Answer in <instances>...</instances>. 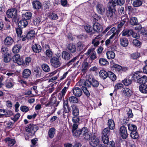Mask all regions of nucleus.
I'll use <instances>...</instances> for the list:
<instances>
[{"mask_svg": "<svg viewBox=\"0 0 147 147\" xmlns=\"http://www.w3.org/2000/svg\"><path fill=\"white\" fill-rule=\"evenodd\" d=\"M82 71L83 72H85L88 67V63L86 62H84L82 63Z\"/></svg>", "mask_w": 147, "mask_h": 147, "instance_id": "8fccbe9b", "label": "nucleus"}, {"mask_svg": "<svg viewBox=\"0 0 147 147\" xmlns=\"http://www.w3.org/2000/svg\"><path fill=\"white\" fill-rule=\"evenodd\" d=\"M88 84H90V85H88V86H90V85H92L93 87H97L98 85V82L96 80L92 78V81H88V82L87 83Z\"/></svg>", "mask_w": 147, "mask_h": 147, "instance_id": "473e14b6", "label": "nucleus"}, {"mask_svg": "<svg viewBox=\"0 0 147 147\" xmlns=\"http://www.w3.org/2000/svg\"><path fill=\"white\" fill-rule=\"evenodd\" d=\"M50 63L51 66L56 68L60 67L61 65L59 58L56 57H53L51 58Z\"/></svg>", "mask_w": 147, "mask_h": 147, "instance_id": "f257e3e1", "label": "nucleus"}, {"mask_svg": "<svg viewBox=\"0 0 147 147\" xmlns=\"http://www.w3.org/2000/svg\"><path fill=\"white\" fill-rule=\"evenodd\" d=\"M122 22L119 24L118 25V28L120 30L123 25L125 23H127L128 22L129 19L127 18V15L125 14L121 17Z\"/></svg>", "mask_w": 147, "mask_h": 147, "instance_id": "ddd939ff", "label": "nucleus"}, {"mask_svg": "<svg viewBox=\"0 0 147 147\" xmlns=\"http://www.w3.org/2000/svg\"><path fill=\"white\" fill-rule=\"evenodd\" d=\"M71 107L73 115L74 116H78L79 115V111L77 106L75 105H73Z\"/></svg>", "mask_w": 147, "mask_h": 147, "instance_id": "393cba45", "label": "nucleus"}, {"mask_svg": "<svg viewBox=\"0 0 147 147\" xmlns=\"http://www.w3.org/2000/svg\"><path fill=\"white\" fill-rule=\"evenodd\" d=\"M74 136L76 137L79 136L80 134H82V129H78L77 130L72 131Z\"/></svg>", "mask_w": 147, "mask_h": 147, "instance_id": "a19ab883", "label": "nucleus"}, {"mask_svg": "<svg viewBox=\"0 0 147 147\" xmlns=\"http://www.w3.org/2000/svg\"><path fill=\"white\" fill-rule=\"evenodd\" d=\"M67 48L68 50L72 53H74L76 51V46L73 44H70L68 45Z\"/></svg>", "mask_w": 147, "mask_h": 147, "instance_id": "e433bc0d", "label": "nucleus"}, {"mask_svg": "<svg viewBox=\"0 0 147 147\" xmlns=\"http://www.w3.org/2000/svg\"><path fill=\"white\" fill-rule=\"evenodd\" d=\"M32 49L34 52L36 53H39L41 50V46L40 45L36 44L32 46Z\"/></svg>", "mask_w": 147, "mask_h": 147, "instance_id": "cd10ccee", "label": "nucleus"}, {"mask_svg": "<svg viewBox=\"0 0 147 147\" xmlns=\"http://www.w3.org/2000/svg\"><path fill=\"white\" fill-rule=\"evenodd\" d=\"M133 44L134 45L137 47H139L141 45V42L136 39H135L133 41Z\"/></svg>", "mask_w": 147, "mask_h": 147, "instance_id": "e2e57ef3", "label": "nucleus"}, {"mask_svg": "<svg viewBox=\"0 0 147 147\" xmlns=\"http://www.w3.org/2000/svg\"><path fill=\"white\" fill-rule=\"evenodd\" d=\"M108 125L110 129H114L115 127V124L113 121L112 120H109L108 123Z\"/></svg>", "mask_w": 147, "mask_h": 147, "instance_id": "37998d69", "label": "nucleus"}, {"mask_svg": "<svg viewBox=\"0 0 147 147\" xmlns=\"http://www.w3.org/2000/svg\"><path fill=\"white\" fill-rule=\"evenodd\" d=\"M13 59L14 63L19 65L22 64L24 62L23 59L20 58V55L18 54L15 55L13 57Z\"/></svg>", "mask_w": 147, "mask_h": 147, "instance_id": "1a4fd4ad", "label": "nucleus"}, {"mask_svg": "<svg viewBox=\"0 0 147 147\" xmlns=\"http://www.w3.org/2000/svg\"><path fill=\"white\" fill-rule=\"evenodd\" d=\"M15 84L14 80L12 78L7 79L4 83L5 86L8 88H10L13 87Z\"/></svg>", "mask_w": 147, "mask_h": 147, "instance_id": "6e6552de", "label": "nucleus"}, {"mask_svg": "<svg viewBox=\"0 0 147 147\" xmlns=\"http://www.w3.org/2000/svg\"><path fill=\"white\" fill-rule=\"evenodd\" d=\"M108 77H109L110 79L113 81L115 80L117 78L115 75L112 72L110 71H108Z\"/></svg>", "mask_w": 147, "mask_h": 147, "instance_id": "a18cd8bd", "label": "nucleus"}, {"mask_svg": "<svg viewBox=\"0 0 147 147\" xmlns=\"http://www.w3.org/2000/svg\"><path fill=\"white\" fill-rule=\"evenodd\" d=\"M138 20L137 18L135 17L131 18L130 20V24L132 25H135L137 24Z\"/></svg>", "mask_w": 147, "mask_h": 147, "instance_id": "864d4df0", "label": "nucleus"}, {"mask_svg": "<svg viewBox=\"0 0 147 147\" xmlns=\"http://www.w3.org/2000/svg\"><path fill=\"white\" fill-rule=\"evenodd\" d=\"M121 45L123 47L127 46L128 44V41L127 38H121L120 39Z\"/></svg>", "mask_w": 147, "mask_h": 147, "instance_id": "2f4dec72", "label": "nucleus"}, {"mask_svg": "<svg viewBox=\"0 0 147 147\" xmlns=\"http://www.w3.org/2000/svg\"><path fill=\"white\" fill-rule=\"evenodd\" d=\"M31 74V71L29 69H25L22 72V76L24 78H27L29 77Z\"/></svg>", "mask_w": 147, "mask_h": 147, "instance_id": "a878e982", "label": "nucleus"}, {"mask_svg": "<svg viewBox=\"0 0 147 147\" xmlns=\"http://www.w3.org/2000/svg\"><path fill=\"white\" fill-rule=\"evenodd\" d=\"M93 29L91 26L89 25H86L84 26V29L86 32L90 34L94 33V31Z\"/></svg>", "mask_w": 147, "mask_h": 147, "instance_id": "a211bd4d", "label": "nucleus"}, {"mask_svg": "<svg viewBox=\"0 0 147 147\" xmlns=\"http://www.w3.org/2000/svg\"><path fill=\"white\" fill-rule=\"evenodd\" d=\"M13 42V40L11 37L8 36L5 39L4 42L5 46L9 47L12 45Z\"/></svg>", "mask_w": 147, "mask_h": 147, "instance_id": "2eb2a0df", "label": "nucleus"}, {"mask_svg": "<svg viewBox=\"0 0 147 147\" xmlns=\"http://www.w3.org/2000/svg\"><path fill=\"white\" fill-rule=\"evenodd\" d=\"M68 89V87H65L62 90L61 92L58 95V96H60L59 97V98L61 99L63 97Z\"/></svg>", "mask_w": 147, "mask_h": 147, "instance_id": "79ce46f5", "label": "nucleus"}, {"mask_svg": "<svg viewBox=\"0 0 147 147\" xmlns=\"http://www.w3.org/2000/svg\"><path fill=\"white\" fill-rule=\"evenodd\" d=\"M99 63L101 65H105L108 63V61L104 59H100L99 60Z\"/></svg>", "mask_w": 147, "mask_h": 147, "instance_id": "680f3d73", "label": "nucleus"}, {"mask_svg": "<svg viewBox=\"0 0 147 147\" xmlns=\"http://www.w3.org/2000/svg\"><path fill=\"white\" fill-rule=\"evenodd\" d=\"M70 111V108L69 107H66L65 106L64 107V110L63 112V115L64 118H65V113H69Z\"/></svg>", "mask_w": 147, "mask_h": 147, "instance_id": "13d9d810", "label": "nucleus"}, {"mask_svg": "<svg viewBox=\"0 0 147 147\" xmlns=\"http://www.w3.org/2000/svg\"><path fill=\"white\" fill-rule=\"evenodd\" d=\"M93 28L94 31V32L95 31L100 32L102 30V26L100 24L97 22H96L93 24Z\"/></svg>", "mask_w": 147, "mask_h": 147, "instance_id": "4468645a", "label": "nucleus"}, {"mask_svg": "<svg viewBox=\"0 0 147 147\" xmlns=\"http://www.w3.org/2000/svg\"><path fill=\"white\" fill-rule=\"evenodd\" d=\"M32 17V13L28 11L22 14V18L26 21H27L30 20Z\"/></svg>", "mask_w": 147, "mask_h": 147, "instance_id": "aec40b11", "label": "nucleus"}, {"mask_svg": "<svg viewBox=\"0 0 147 147\" xmlns=\"http://www.w3.org/2000/svg\"><path fill=\"white\" fill-rule=\"evenodd\" d=\"M123 93L126 96H130L132 94L131 91L127 88H125L123 89Z\"/></svg>", "mask_w": 147, "mask_h": 147, "instance_id": "f704fd0d", "label": "nucleus"}, {"mask_svg": "<svg viewBox=\"0 0 147 147\" xmlns=\"http://www.w3.org/2000/svg\"><path fill=\"white\" fill-rule=\"evenodd\" d=\"M133 33V30H123L121 33L122 36H127L131 35Z\"/></svg>", "mask_w": 147, "mask_h": 147, "instance_id": "bb28decb", "label": "nucleus"}, {"mask_svg": "<svg viewBox=\"0 0 147 147\" xmlns=\"http://www.w3.org/2000/svg\"><path fill=\"white\" fill-rule=\"evenodd\" d=\"M57 101L56 97L53 95H52L50 98L49 102L47 104H45V106L47 107H51L52 108L53 105L55 104Z\"/></svg>", "mask_w": 147, "mask_h": 147, "instance_id": "423d86ee", "label": "nucleus"}, {"mask_svg": "<svg viewBox=\"0 0 147 147\" xmlns=\"http://www.w3.org/2000/svg\"><path fill=\"white\" fill-rule=\"evenodd\" d=\"M90 142V145L92 146L96 147L99 144L100 140L98 138L95 134L92 135Z\"/></svg>", "mask_w": 147, "mask_h": 147, "instance_id": "7ed1b4c3", "label": "nucleus"}, {"mask_svg": "<svg viewBox=\"0 0 147 147\" xmlns=\"http://www.w3.org/2000/svg\"><path fill=\"white\" fill-rule=\"evenodd\" d=\"M77 45L78 49L80 51L86 50L88 47V46L86 45L84 43L80 42H78Z\"/></svg>", "mask_w": 147, "mask_h": 147, "instance_id": "4be33fe9", "label": "nucleus"}, {"mask_svg": "<svg viewBox=\"0 0 147 147\" xmlns=\"http://www.w3.org/2000/svg\"><path fill=\"white\" fill-rule=\"evenodd\" d=\"M55 131V129L54 127L50 129L48 133L49 137L51 138H52L54 136Z\"/></svg>", "mask_w": 147, "mask_h": 147, "instance_id": "c756f323", "label": "nucleus"}, {"mask_svg": "<svg viewBox=\"0 0 147 147\" xmlns=\"http://www.w3.org/2000/svg\"><path fill=\"white\" fill-rule=\"evenodd\" d=\"M21 48V46L20 45H16L13 47L12 51L14 53H18L20 51Z\"/></svg>", "mask_w": 147, "mask_h": 147, "instance_id": "ea45409f", "label": "nucleus"}, {"mask_svg": "<svg viewBox=\"0 0 147 147\" xmlns=\"http://www.w3.org/2000/svg\"><path fill=\"white\" fill-rule=\"evenodd\" d=\"M124 0H112L111 2L110 3L115 7L117 5H122L124 4Z\"/></svg>", "mask_w": 147, "mask_h": 147, "instance_id": "f3484780", "label": "nucleus"}, {"mask_svg": "<svg viewBox=\"0 0 147 147\" xmlns=\"http://www.w3.org/2000/svg\"><path fill=\"white\" fill-rule=\"evenodd\" d=\"M82 91L83 90L84 94L87 96H89L90 95V93L87 90L86 87L82 86Z\"/></svg>", "mask_w": 147, "mask_h": 147, "instance_id": "69168bd1", "label": "nucleus"}, {"mask_svg": "<svg viewBox=\"0 0 147 147\" xmlns=\"http://www.w3.org/2000/svg\"><path fill=\"white\" fill-rule=\"evenodd\" d=\"M68 100L70 102H72L74 103H77L78 102V99L74 96H71L70 97Z\"/></svg>", "mask_w": 147, "mask_h": 147, "instance_id": "c03bdc74", "label": "nucleus"}, {"mask_svg": "<svg viewBox=\"0 0 147 147\" xmlns=\"http://www.w3.org/2000/svg\"><path fill=\"white\" fill-rule=\"evenodd\" d=\"M140 72L139 71L135 72L133 74L132 77V80L137 83V82H138L139 80V78L141 76L140 75Z\"/></svg>", "mask_w": 147, "mask_h": 147, "instance_id": "6ab92c4d", "label": "nucleus"}, {"mask_svg": "<svg viewBox=\"0 0 147 147\" xmlns=\"http://www.w3.org/2000/svg\"><path fill=\"white\" fill-rule=\"evenodd\" d=\"M96 8L97 12L101 14H103L105 11V9L104 6L100 4H98L97 5Z\"/></svg>", "mask_w": 147, "mask_h": 147, "instance_id": "dca6fc26", "label": "nucleus"}, {"mask_svg": "<svg viewBox=\"0 0 147 147\" xmlns=\"http://www.w3.org/2000/svg\"><path fill=\"white\" fill-rule=\"evenodd\" d=\"M113 68L116 71L119 72L122 70V67L120 65L115 64L113 65Z\"/></svg>", "mask_w": 147, "mask_h": 147, "instance_id": "de8ad7c7", "label": "nucleus"}, {"mask_svg": "<svg viewBox=\"0 0 147 147\" xmlns=\"http://www.w3.org/2000/svg\"><path fill=\"white\" fill-rule=\"evenodd\" d=\"M61 57L64 60L68 61L71 58L72 55L67 51H64L61 53Z\"/></svg>", "mask_w": 147, "mask_h": 147, "instance_id": "f8f14e48", "label": "nucleus"}, {"mask_svg": "<svg viewBox=\"0 0 147 147\" xmlns=\"http://www.w3.org/2000/svg\"><path fill=\"white\" fill-rule=\"evenodd\" d=\"M46 57L49 58H51L53 56V53L50 49L46 50L45 52Z\"/></svg>", "mask_w": 147, "mask_h": 147, "instance_id": "4d7b16f0", "label": "nucleus"}, {"mask_svg": "<svg viewBox=\"0 0 147 147\" xmlns=\"http://www.w3.org/2000/svg\"><path fill=\"white\" fill-rule=\"evenodd\" d=\"M142 3L141 0H133V5L135 7H138L141 6Z\"/></svg>", "mask_w": 147, "mask_h": 147, "instance_id": "4c0bfd02", "label": "nucleus"}, {"mask_svg": "<svg viewBox=\"0 0 147 147\" xmlns=\"http://www.w3.org/2000/svg\"><path fill=\"white\" fill-rule=\"evenodd\" d=\"M6 143L9 146H12L15 143V141L14 139L7 138L5 139Z\"/></svg>", "mask_w": 147, "mask_h": 147, "instance_id": "72a5a7b5", "label": "nucleus"}, {"mask_svg": "<svg viewBox=\"0 0 147 147\" xmlns=\"http://www.w3.org/2000/svg\"><path fill=\"white\" fill-rule=\"evenodd\" d=\"M21 28H18L16 29V31L18 36L21 37L22 34V31Z\"/></svg>", "mask_w": 147, "mask_h": 147, "instance_id": "774afa93", "label": "nucleus"}, {"mask_svg": "<svg viewBox=\"0 0 147 147\" xmlns=\"http://www.w3.org/2000/svg\"><path fill=\"white\" fill-rule=\"evenodd\" d=\"M34 32L33 31H31L28 33L26 35L27 38L29 39L33 38L34 36Z\"/></svg>", "mask_w": 147, "mask_h": 147, "instance_id": "3c124183", "label": "nucleus"}, {"mask_svg": "<svg viewBox=\"0 0 147 147\" xmlns=\"http://www.w3.org/2000/svg\"><path fill=\"white\" fill-rule=\"evenodd\" d=\"M20 109L21 111L25 113L27 112L29 110L28 107L25 106H22Z\"/></svg>", "mask_w": 147, "mask_h": 147, "instance_id": "bf43d9fd", "label": "nucleus"}, {"mask_svg": "<svg viewBox=\"0 0 147 147\" xmlns=\"http://www.w3.org/2000/svg\"><path fill=\"white\" fill-rule=\"evenodd\" d=\"M32 5L33 8L36 9H40L42 7L41 4L37 1H34Z\"/></svg>", "mask_w": 147, "mask_h": 147, "instance_id": "7c9ffc66", "label": "nucleus"}, {"mask_svg": "<svg viewBox=\"0 0 147 147\" xmlns=\"http://www.w3.org/2000/svg\"><path fill=\"white\" fill-rule=\"evenodd\" d=\"M43 70L46 72H48L50 71L49 66L46 64H43L42 66Z\"/></svg>", "mask_w": 147, "mask_h": 147, "instance_id": "5fc2aeb1", "label": "nucleus"}, {"mask_svg": "<svg viewBox=\"0 0 147 147\" xmlns=\"http://www.w3.org/2000/svg\"><path fill=\"white\" fill-rule=\"evenodd\" d=\"M147 82V77L146 76L144 75L139 78V80L137 83L140 84L142 83L143 84H144Z\"/></svg>", "mask_w": 147, "mask_h": 147, "instance_id": "58836bf2", "label": "nucleus"}, {"mask_svg": "<svg viewBox=\"0 0 147 147\" xmlns=\"http://www.w3.org/2000/svg\"><path fill=\"white\" fill-rule=\"evenodd\" d=\"M3 57L4 61L5 63H7L10 61L11 57L9 53L6 52L3 54Z\"/></svg>", "mask_w": 147, "mask_h": 147, "instance_id": "5701e85b", "label": "nucleus"}, {"mask_svg": "<svg viewBox=\"0 0 147 147\" xmlns=\"http://www.w3.org/2000/svg\"><path fill=\"white\" fill-rule=\"evenodd\" d=\"M17 11L16 9L13 8L8 9L6 13L7 17L10 18H16L17 14Z\"/></svg>", "mask_w": 147, "mask_h": 147, "instance_id": "39448f33", "label": "nucleus"}, {"mask_svg": "<svg viewBox=\"0 0 147 147\" xmlns=\"http://www.w3.org/2000/svg\"><path fill=\"white\" fill-rule=\"evenodd\" d=\"M128 126V129L131 132L136 130L137 127L135 125L129 124Z\"/></svg>", "mask_w": 147, "mask_h": 147, "instance_id": "09e8293b", "label": "nucleus"}, {"mask_svg": "<svg viewBox=\"0 0 147 147\" xmlns=\"http://www.w3.org/2000/svg\"><path fill=\"white\" fill-rule=\"evenodd\" d=\"M116 28L115 27L112 28L109 31L107 34V36H109L112 33L115 32L116 31Z\"/></svg>", "mask_w": 147, "mask_h": 147, "instance_id": "338daca9", "label": "nucleus"}, {"mask_svg": "<svg viewBox=\"0 0 147 147\" xmlns=\"http://www.w3.org/2000/svg\"><path fill=\"white\" fill-rule=\"evenodd\" d=\"M38 129V127L37 126L30 123L26 128L25 130L28 133L34 134Z\"/></svg>", "mask_w": 147, "mask_h": 147, "instance_id": "f03ea898", "label": "nucleus"}, {"mask_svg": "<svg viewBox=\"0 0 147 147\" xmlns=\"http://www.w3.org/2000/svg\"><path fill=\"white\" fill-rule=\"evenodd\" d=\"M99 75L100 77L103 79H105L108 77V72L107 73L105 71L102 70H101L99 73Z\"/></svg>", "mask_w": 147, "mask_h": 147, "instance_id": "c85d7f7f", "label": "nucleus"}, {"mask_svg": "<svg viewBox=\"0 0 147 147\" xmlns=\"http://www.w3.org/2000/svg\"><path fill=\"white\" fill-rule=\"evenodd\" d=\"M120 133L123 138L125 139L127 137L128 134L126 127H125L122 126L121 127L120 129Z\"/></svg>", "mask_w": 147, "mask_h": 147, "instance_id": "9b49d317", "label": "nucleus"}, {"mask_svg": "<svg viewBox=\"0 0 147 147\" xmlns=\"http://www.w3.org/2000/svg\"><path fill=\"white\" fill-rule=\"evenodd\" d=\"M109 136L105 135H102V139L103 142L105 144H107L109 142Z\"/></svg>", "mask_w": 147, "mask_h": 147, "instance_id": "603ef678", "label": "nucleus"}, {"mask_svg": "<svg viewBox=\"0 0 147 147\" xmlns=\"http://www.w3.org/2000/svg\"><path fill=\"white\" fill-rule=\"evenodd\" d=\"M27 21H26L24 19L20 20L18 23V26L20 28H23L25 27L28 25Z\"/></svg>", "mask_w": 147, "mask_h": 147, "instance_id": "412c9836", "label": "nucleus"}, {"mask_svg": "<svg viewBox=\"0 0 147 147\" xmlns=\"http://www.w3.org/2000/svg\"><path fill=\"white\" fill-rule=\"evenodd\" d=\"M110 134V129L108 127L105 128L103 131L102 135L109 136Z\"/></svg>", "mask_w": 147, "mask_h": 147, "instance_id": "49530a36", "label": "nucleus"}, {"mask_svg": "<svg viewBox=\"0 0 147 147\" xmlns=\"http://www.w3.org/2000/svg\"><path fill=\"white\" fill-rule=\"evenodd\" d=\"M130 136L132 138L134 139H137L138 137V135L136 131L131 132L130 133Z\"/></svg>", "mask_w": 147, "mask_h": 147, "instance_id": "6e6d98bb", "label": "nucleus"}, {"mask_svg": "<svg viewBox=\"0 0 147 147\" xmlns=\"http://www.w3.org/2000/svg\"><path fill=\"white\" fill-rule=\"evenodd\" d=\"M122 82L125 85L128 86L131 83V81L130 79H125L122 81Z\"/></svg>", "mask_w": 147, "mask_h": 147, "instance_id": "052dcab7", "label": "nucleus"}, {"mask_svg": "<svg viewBox=\"0 0 147 147\" xmlns=\"http://www.w3.org/2000/svg\"><path fill=\"white\" fill-rule=\"evenodd\" d=\"M82 134L83 138L85 140H90L92 135L88 131V129L86 127H84L82 129Z\"/></svg>", "mask_w": 147, "mask_h": 147, "instance_id": "20e7f679", "label": "nucleus"}, {"mask_svg": "<svg viewBox=\"0 0 147 147\" xmlns=\"http://www.w3.org/2000/svg\"><path fill=\"white\" fill-rule=\"evenodd\" d=\"M41 20L38 17L36 18L34 21L33 22L34 25H38L41 23Z\"/></svg>", "mask_w": 147, "mask_h": 147, "instance_id": "0e129e2a", "label": "nucleus"}, {"mask_svg": "<svg viewBox=\"0 0 147 147\" xmlns=\"http://www.w3.org/2000/svg\"><path fill=\"white\" fill-rule=\"evenodd\" d=\"M106 55L108 59H113L115 56V53L112 51H109L106 53Z\"/></svg>", "mask_w": 147, "mask_h": 147, "instance_id": "c9c22d12", "label": "nucleus"}, {"mask_svg": "<svg viewBox=\"0 0 147 147\" xmlns=\"http://www.w3.org/2000/svg\"><path fill=\"white\" fill-rule=\"evenodd\" d=\"M140 91L142 93H147V85L142 84L139 87Z\"/></svg>", "mask_w": 147, "mask_h": 147, "instance_id": "b1692460", "label": "nucleus"}, {"mask_svg": "<svg viewBox=\"0 0 147 147\" xmlns=\"http://www.w3.org/2000/svg\"><path fill=\"white\" fill-rule=\"evenodd\" d=\"M74 95L77 97H80L82 94V89L77 87H74L72 90Z\"/></svg>", "mask_w": 147, "mask_h": 147, "instance_id": "9d476101", "label": "nucleus"}, {"mask_svg": "<svg viewBox=\"0 0 147 147\" xmlns=\"http://www.w3.org/2000/svg\"><path fill=\"white\" fill-rule=\"evenodd\" d=\"M115 6L110 3L108 5V10L107 11V16L108 17H111L113 15V12L115 11Z\"/></svg>", "mask_w": 147, "mask_h": 147, "instance_id": "0eeeda50", "label": "nucleus"}]
</instances>
